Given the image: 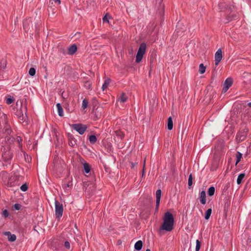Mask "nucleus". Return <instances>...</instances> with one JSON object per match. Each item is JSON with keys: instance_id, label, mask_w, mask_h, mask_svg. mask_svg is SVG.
Returning <instances> with one entry per match:
<instances>
[{"instance_id": "f257e3e1", "label": "nucleus", "mask_w": 251, "mask_h": 251, "mask_svg": "<svg viewBox=\"0 0 251 251\" xmlns=\"http://www.w3.org/2000/svg\"><path fill=\"white\" fill-rule=\"evenodd\" d=\"M219 6L221 10H224L226 11V13L222 16L221 20L224 23H228L234 19L236 15L233 12V6H228L225 3H220L219 4Z\"/></svg>"}, {"instance_id": "f03ea898", "label": "nucleus", "mask_w": 251, "mask_h": 251, "mask_svg": "<svg viewBox=\"0 0 251 251\" xmlns=\"http://www.w3.org/2000/svg\"><path fill=\"white\" fill-rule=\"evenodd\" d=\"M174 222L173 214L168 211L165 212L163 219V223L160 227V230L172 231L174 228Z\"/></svg>"}, {"instance_id": "7ed1b4c3", "label": "nucleus", "mask_w": 251, "mask_h": 251, "mask_svg": "<svg viewBox=\"0 0 251 251\" xmlns=\"http://www.w3.org/2000/svg\"><path fill=\"white\" fill-rule=\"evenodd\" d=\"M248 132V128L244 125L242 126V128L237 133L236 136L237 142H240L245 140L246 138Z\"/></svg>"}, {"instance_id": "20e7f679", "label": "nucleus", "mask_w": 251, "mask_h": 251, "mask_svg": "<svg viewBox=\"0 0 251 251\" xmlns=\"http://www.w3.org/2000/svg\"><path fill=\"white\" fill-rule=\"evenodd\" d=\"M146 49V44L142 43L140 44L138 49L136 56L135 62L137 63L140 62L143 58V55L145 53Z\"/></svg>"}, {"instance_id": "39448f33", "label": "nucleus", "mask_w": 251, "mask_h": 251, "mask_svg": "<svg viewBox=\"0 0 251 251\" xmlns=\"http://www.w3.org/2000/svg\"><path fill=\"white\" fill-rule=\"evenodd\" d=\"M63 207L62 203L57 201H55V218L60 219L63 215Z\"/></svg>"}, {"instance_id": "423d86ee", "label": "nucleus", "mask_w": 251, "mask_h": 251, "mask_svg": "<svg viewBox=\"0 0 251 251\" xmlns=\"http://www.w3.org/2000/svg\"><path fill=\"white\" fill-rule=\"evenodd\" d=\"M71 126L80 135H82L87 128L86 125L82 124H74L72 125Z\"/></svg>"}, {"instance_id": "0eeeda50", "label": "nucleus", "mask_w": 251, "mask_h": 251, "mask_svg": "<svg viewBox=\"0 0 251 251\" xmlns=\"http://www.w3.org/2000/svg\"><path fill=\"white\" fill-rule=\"evenodd\" d=\"M2 150V157L6 162L9 161L12 158V153L10 151L9 147H3Z\"/></svg>"}, {"instance_id": "6e6552de", "label": "nucleus", "mask_w": 251, "mask_h": 251, "mask_svg": "<svg viewBox=\"0 0 251 251\" xmlns=\"http://www.w3.org/2000/svg\"><path fill=\"white\" fill-rule=\"evenodd\" d=\"M223 58V53L221 49H219L215 54V65H219Z\"/></svg>"}, {"instance_id": "1a4fd4ad", "label": "nucleus", "mask_w": 251, "mask_h": 251, "mask_svg": "<svg viewBox=\"0 0 251 251\" xmlns=\"http://www.w3.org/2000/svg\"><path fill=\"white\" fill-rule=\"evenodd\" d=\"M233 83V80L231 77L227 78L225 81L223 90L225 93L229 88L231 86Z\"/></svg>"}, {"instance_id": "9d476101", "label": "nucleus", "mask_w": 251, "mask_h": 251, "mask_svg": "<svg viewBox=\"0 0 251 251\" xmlns=\"http://www.w3.org/2000/svg\"><path fill=\"white\" fill-rule=\"evenodd\" d=\"M161 197V190L160 189H158L156 191V207H155V211H157L159 206L160 204V201Z\"/></svg>"}, {"instance_id": "9b49d317", "label": "nucleus", "mask_w": 251, "mask_h": 251, "mask_svg": "<svg viewBox=\"0 0 251 251\" xmlns=\"http://www.w3.org/2000/svg\"><path fill=\"white\" fill-rule=\"evenodd\" d=\"M77 49V48L75 44L72 45L68 49V54L69 55L74 54L76 51Z\"/></svg>"}, {"instance_id": "f8f14e48", "label": "nucleus", "mask_w": 251, "mask_h": 251, "mask_svg": "<svg viewBox=\"0 0 251 251\" xmlns=\"http://www.w3.org/2000/svg\"><path fill=\"white\" fill-rule=\"evenodd\" d=\"M200 200L201 203L204 205L206 203V193L204 191H202L200 194Z\"/></svg>"}, {"instance_id": "ddd939ff", "label": "nucleus", "mask_w": 251, "mask_h": 251, "mask_svg": "<svg viewBox=\"0 0 251 251\" xmlns=\"http://www.w3.org/2000/svg\"><path fill=\"white\" fill-rule=\"evenodd\" d=\"M4 235L7 236L8 241L10 242H14L16 240V236L15 234H12L9 231L4 232Z\"/></svg>"}, {"instance_id": "4468645a", "label": "nucleus", "mask_w": 251, "mask_h": 251, "mask_svg": "<svg viewBox=\"0 0 251 251\" xmlns=\"http://www.w3.org/2000/svg\"><path fill=\"white\" fill-rule=\"evenodd\" d=\"M143 246L142 241L139 240L135 244L134 249L137 251H140L141 250Z\"/></svg>"}, {"instance_id": "2eb2a0df", "label": "nucleus", "mask_w": 251, "mask_h": 251, "mask_svg": "<svg viewBox=\"0 0 251 251\" xmlns=\"http://www.w3.org/2000/svg\"><path fill=\"white\" fill-rule=\"evenodd\" d=\"M56 107L57 108V111H58V114L59 116H60L61 117L63 116V108H62L60 103H58L56 104Z\"/></svg>"}, {"instance_id": "dca6fc26", "label": "nucleus", "mask_w": 251, "mask_h": 251, "mask_svg": "<svg viewBox=\"0 0 251 251\" xmlns=\"http://www.w3.org/2000/svg\"><path fill=\"white\" fill-rule=\"evenodd\" d=\"M167 128L169 130H172L173 128V122L171 117H170L168 120Z\"/></svg>"}, {"instance_id": "f3484780", "label": "nucleus", "mask_w": 251, "mask_h": 251, "mask_svg": "<svg viewBox=\"0 0 251 251\" xmlns=\"http://www.w3.org/2000/svg\"><path fill=\"white\" fill-rule=\"evenodd\" d=\"M6 67V61L2 59L0 62V70L3 71Z\"/></svg>"}, {"instance_id": "a211bd4d", "label": "nucleus", "mask_w": 251, "mask_h": 251, "mask_svg": "<svg viewBox=\"0 0 251 251\" xmlns=\"http://www.w3.org/2000/svg\"><path fill=\"white\" fill-rule=\"evenodd\" d=\"M72 184L71 182H68L63 184V187L65 192H68L69 189L71 188Z\"/></svg>"}, {"instance_id": "6ab92c4d", "label": "nucleus", "mask_w": 251, "mask_h": 251, "mask_svg": "<svg viewBox=\"0 0 251 251\" xmlns=\"http://www.w3.org/2000/svg\"><path fill=\"white\" fill-rule=\"evenodd\" d=\"M127 99V98L126 96L125 95V93H122L119 98L118 99V100L120 101L121 102H125L126 101Z\"/></svg>"}, {"instance_id": "aec40b11", "label": "nucleus", "mask_w": 251, "mask_h": 251, "mask_svg": "<svg viewBox=\"0 0 251 251\" xmlns=\"http://www.w3.org/2000/svg\"><path fill=\"white\" fill-rule=\"evenodd\" d=\"M89 140L91 144H94L97 141L96 136L94 135H91L89 137Z\"/></svg>"}, {"instance_id": "412c9836", "label": "nucleus", "mask_w": 251, "mask_h": 251, "mask_svg": "<svg viewBox=\"0 0 251 251\" xmlns=\"http://www.w3.org/2000/svg\"><path fill=\"white\" fill-rule=\"evenodd\" d=\"M110 82V80L109 78H107L105 80L104 82L101 87L102 91H104L108 87V86L109 85Z\"/></svg>"}, {"instance_id": "4be33fe9", "label": "nucleus", "mask_w": 251, "mask_h": 251, "mask_svg": "<svg viewBox=\"0 0 251 251\" xmlns=\"http://www.w3.org/2000/svg\"><path fill=\"white\" fill-rule=\"evenodd\" d=\"M83 169L85 173L88 174L90 171V168L89 164L87 163L83 164Z\"/></svg>"}, {"instance_id": "5701e85b", "label": "nucleus", "mask_w": 251, "mask_h": 251, "mask_svg": "<svg viewBox=\"0 0 251 251\" xmlns=\"http://www.w3.org/2000/svg\"><path fill=\"white\" fill-rule=\"evenodd\" d=\"M244 176H245V174H244V173L240 174L238 175L237 179V183L238 184H240L242 182V181L243 179L244 178Z\"/></svg>"}, {"instance_id": "b1692460", "label": "nucleus", "mask_w": 251, "mask_h": 251, "mask_svg": "<svg viewBox=\"0 0 251 251\" xmlns=\"http://www.w3.org/2000/svg\"><path fill=\"white\" fill-rule=\"evenodd\" d=\"M212 213V209L209 208L208 209L205 213V216L204 218L206 220H208L210 218V216Z\"/></svg>"}, {"instance_id": "393cba45", "label": "nucleus", "mask_w": 251, "mask_h": 251, "mask_svg": "<svg viewBox=\"0 0 251 251\" xmlns=\"http://www.w3.org/2000/svg\"><path fill=\"white\" fill-rule=\"evenodd\" d=\"M215 187L213 186L210 187L208 190L207 193L209 196H212L215 193Z\"/></svg>"}, {"instance_id": "a878e982", "label": "nucleus", "mask_w": 251, "mask_h": 251, "mask_svg": "<svg viewBox=\"0 0 251 251\" xmlns=\"http://www.w3.org/2000/svg\"><path fill=\"white\" fill-rule=\"evenodd\" d=\"M242 157V154L241 152H240L239 151H238L236 154V165H237L240 161Z\"/></svg>"}, {"instance_id": "bb28decb", "label": "nucleus", "mask_w": 251, "mask_h": 251, "mask_svg": "<svg viewBox=\"0 0 251 251\" xmlns=\"http://www.w3.org/2000/svg\"><path fill=\"white\" fill-rule=\"evenodd\" d=\"M205 67L203 64H201L199 66V72L201 74H203L205 72Z\"/></svg>"}, {"instance_id": "cd10ccee", "label": "nucleus", "mask_w": 251, "mask_h": 251, "mask_svg": "<svg viewBox=\"0 0 251 251\" xmlns=\"http://www.w3.org/2000/svg\"><path fill=\"white\" fill-rule=\"evenodd\" d=\"M76 140L73 138L72 139L69 140V145L71 147H74L76 145Z\"/></svg>"}, {"instance_id": "c85d7f7f", "label": "nucleus", "mask_w": 251, "mask_h": 251, "mask_svg": "<svg viewBox=\"0 0 251 251\" xmlns=\"http://www.w3.org/2000/svg\"><path fill=\"white\" fill-rule=\"evenodd\" d=\"M36 70L34 68H30L28 71V74L30 75L33 76L35 75Z\"/></svg>"}, {"instance_id": "c756f323", "label": "nucleus", "mask_w": 251, "mask_h": 251, "mask_svg": "<svg viewBox=\"0 0 251 251\" xmlns=\"http://www.w3.org/2000/svg\"><path fill=\"white\" fill-rule=\"evenodd\" d=\"M84 86L87 89H90L91 88V83L89 81H85L84 84Z\"/></svg>"}, {"instance_id": "7c9ffc66", "label": "nucleus", "mask_w": 251, "mask_h": 251, "mask_svg": "<svg viewBox=\"0 0 251 251\" xmlns=\"http://www.w3.org/2000/svg\"><path fill=\"white\" fill-rule=\"evenodd\" d=\"M201 246V242L199 240H196V251H199Z\"/></svg>"}, {"instance_id": "2f4dec72", "label": "nucleus", "mask_w": 251, "mask_h": 251, "mask_svg": "<svg viewBox=\"0 0 251 251\" xmlns=\"http://www.w3.org/2000/svg\"><path fill=\"white\" fill-rule=\"evenodd\" d=\"M20 189H21V191H22L23 192L26 191L27 190V189H28L27 185L26 183L23 184L20 187Z\"/></svg>"}, {"instance_id": "473e14b6", "label": "nucleus", "mask_w": 251, "mask_h": 251, "mask_svg": "<svg viewBox=\"0 0 251 251\" xmlns=\"http://www.w3.org/2000/svg\"><path fill=\"white\" fill-rule=\"evenodd\" d=\"M110 18V15L108 14H106L102 18V21L103 23H109V18Z\"/></svg>"}, {"instance_id": "72a5a7b5", "label": "nucleus", "mask_w": 251, "mask_h": 251, "mask_svg": "<svg viewBox=\"0 0 251 251\" xmlns=\"http://www.w3.org/2000/svg\"><path fill=\"white\" fill-rule=\"evenodd\" d=\"M87 106H88V101L86 99H84L82 100V108L83 109H85V108H87Z\"/></svg>"}, {"instance_id": "f704fd0d", "label": "nucleus", "mask_w": 251, "mask_h": 251, "mask_svg": "<svg viewBox=\"0 0 251 251\" xmlns=\"http://www.w3.org/2000/svg\"><path fill=\"white\" fill-rule=\"evenodd\" d=\"M192 183H193L192 175V174H190L189 176V177H188V184L189 187H190L192 185Z\"/></svg>"}, {"instance_id": "c9c22d12", "label": "nucleus", "mask_w": 251, "mask_h": 251, "mask_svg": "<svg viewBox=\"0 0 251 251\" xmlns=\"http://www.w3.org/2000/svg\"><path fill=\"white\" fill-rule=\"evenodd\" d=\"M9 212L7 210L5 209L2 212V215L4 218H7L9 216Z\"/></svg>"}, {"instance_id": "e433bc0d", "label": "nucleus", "mask_w": 251, "mask_h": 251, "mask_svg": "<svg viewBox=\"0 0 251 251\" xmlns=\"http://www.w3.org/2000/svg\"><path fill=\"white\" fill-rule=\"evenodd\" d=\"M16 140L19 144V147L22 148V144H21V143L22 142V141L23 140L22 138L20 136H18L16 138Z\"/></svg>"}, {"instance_id": "4c0bfd02", "label": "nucleus", "mask_w": 251, "mask_h": 251, "mask_svg": "<svg viewBox=\"0 0 251 251\" xmlns=\"http://www.w3.org/2000/svg\"><path fill=\"white\" fill-rule=\"evenodd\" d=\"M64 247L66 249L69 250L71 248L70 242L68 241H66L64 243Z\"/></svg>"}, {"instance_id": "58836bf2", "label": "nucleus", "mask_w": 251, "mask_h": 251, "mask_svg": "<svg viewBox=\"0 0 251 251\" xmlns=\"http://www.w3.org/2000/svg\"><path fill=\"white\" fill-rule=\"evenodd\" d=\"M14 101V100L12 98H8L6 100V102L7 104H10Z\"/></svg>"}, {"instance_id": "ea45409f", "label": "nucleus", "mask_w": 251, "mask_h": 251, "mask_svg": "<svg viewBox=\"0 0 251 251\" xmlns=\"http://www.w3.org/2000/svg\"><path fill=\"white\" fill-rule=\"evenodd\" d=\"M21 208V205L19 203H15L13 205V208L15 210H20Z\"/></svg>"}, {"instance_id": "a19ab883", "label": "nucleus", "mask_w": 251, "mask_h": 251, "mask_svg": "<svg viewBox=\"0 0 251 251\" xmlns=\"http://www.w3.org/2000/svg\"><path fill=\"white\" fill-rule=\"evenodd\" d=\"M27 24H28V21L25 20L23 22V26L24 29L25 30L26 28H27Z\"/></svg>"}, {"instance_id": "79ce46f5", "label": "nucleus", "mask_w": 251, "mask_h": 251, "mask_svg": "<svg viewBox=\"0 0 251 251\" xmlns=\"http://www.w3.org/2000/svg\"><path fill=\"white\" fill-rule=\"evenodd\" d=\"M18 116L21 120H25V117L22 112H21L20 114H18Z\"/></svg>"}, {"instance_id": "37998d69", "label": "nucleus", "mask_w": 251, "mask_h": 251, "mask_svg": "<svg viewBox=\"0 0 251 251\" xmlns=\"http://www.w3.org/2000/svg\"><path fill=\"white\" fill-rule=\"evenodd\" d=\"M116 135L119 136L121 137V138H123L124 135L120 132L116 131Z\"/></svg>"}, {"instance_id": "c03bdc74", "label": "nucleus", "mask_w": 251, "mask_h": 251, "mask_svg": "<svg viewBox=\"0 0 251 251\" xmlns=\"http://www.w3.org/2000/svg\"><path fill=\"white\" fill-rule=\"evenodd\" d=\"M5 132L7 133V134H10L11 132V130L10 129H8V128H6L5 129Z\"/></svg>"}, {"instance_id": "a18cd8bd", "label": "nucleus", "mask_w": 251, "mask_h": 251, "mask_svg": "<svg viewBox=\"0 0 251 251\" xmlns=\"http://www.w3.org/2000/svg\"><path fill=\"white\" fill-rule=\"evenodd\" d=\"M136 164H137L136 163H131V168H134L136 166Z\"/></svg>"}, {"instance_id": "49530a36", "label": "nucleus", "mask_w": 251, "mask_h": 251, "mask_svg": "<svg viewBox=\"0 0 251 251\" xmlns=\"http://www.w3.org/2000/svg\"><path fill=\"white\" fill-rule=\"evenodd\" d=\"M54 2H58L59 4L60 3L61 1L60 0H53Z\"/></svg>"}, {"instance_id": "de8ad7c7", "label": "nucleus", "mask_w": 251, "mask_h": 251, "mask_svg": "<svg viewBox=\"0 0 251 251\" xmlns=\"http://www.w3.org/2000/svg\"><path fill=\"white\" fill-rule=\"evenodd\" d=\"M248 105L251 107V102L248 103Z\"/></svg>"}, {"instance_id": "09e8293b", "label": "nucleus", "mask_w": 251, "mask_h": 251, "mask_svg": "<svg viewBox=\"0 0 251 251\" xmlns=\"http://www.w3.org/2000/svg\"><path fill=\"white\" fill-rule=\"evenodd\" d=\"M144 167H145V166H144V168H143V173H142V176H143L144 175Z\"/></svg>"}, {"instance_id": "8fccbe9b", "label": "nucleus", "mask_w": 251, "mask_h": 251, "mask_svg": "<svg viewBox=\"0 0 251 251\" xmlns=\"http://www.w3.org/2000/svg\"><path fill=\"white\" fill-rule=\"evenodd\" d=\"M244 74L245 75H251V73H245Z\"/></svg>"}, {"instance_id": "3c124183", "label": "nucleus", "mask_w": 251, "mask_h": 251, "mask_svg": "<svg viewBox=\"0 0 251 251\" xmlns=\"http://www.w3.org/2000/svg\"><path fill=\"white\" fill-rule=\"evenodd\" d=\"M130 54H132V50H131L130 51H129Z\"/></svg>"}, {"instance_id": "603ef678", "label": "nucleus", "mask_w": 251, "mask_h": 251, "mask_svg": "<svg viewBox=\"0 0 251 251\" xmlns=\"http://www.w3.org/2000/svg\"><path fill=\"white\" fill-rule=\"evenodd\" d=\"M146 251H151V250L149 249H147Z\"/></svg>"}]
</instances>
